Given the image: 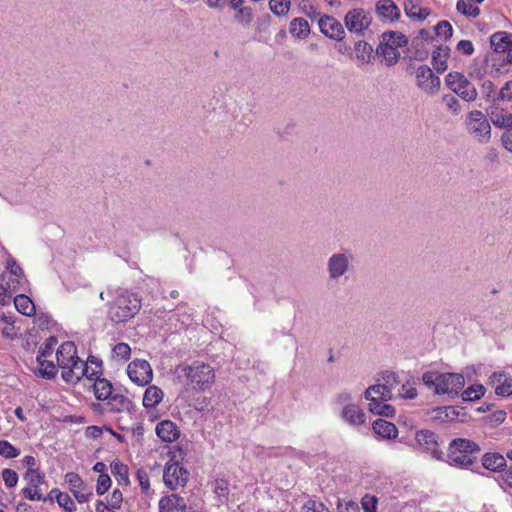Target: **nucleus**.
<instances>
[{"label": "nucleus", "mask_w": 512, "mask_h": 512, "mask_svg": "<svg viewBox=\"0 0 512 512\" xmlns=\"http://www.w3.org/2000/svg\"><path fill=\"white\" fill-rule=\"evenodd\" d=\"M141 306V299L136 293L118 289L114 301L109 306L108 315L112 322L124 323L134 318Z\"/></svg>", "instance_id": "nucleus-1"}, {"label": "nucleus", "mask_w": 512, "mask_h": 512, "mask_svg": "<svg viewBox=\"0 0 512 512\" xmlns=\"http://www.w3.org/2000/svg\"><path fill=\"white\" fill-rule=\"evenodd\" d=\"M177 372L182 373L186 379V385L197 392L205 391L215 380L214 369L201 361H194L190 365H179Z\"/></svg>", "instance_id": "nucleus-2"}, {"label": "nucleus", "mask_w": 512, "mask_h": 512, "mask_svg": "<svg viewBox=\"0 0 512 512\" xmlns=\"http://www.w3.org/2000/svg\"><path fill=\"white\" fill-rule=\"evenodd\" d=\"M93 384L94 395L97 400L105 402L107 410L110 412L129 411L131 401L121 393L114 391L112 383L100 375L95 376Z\"/></svg>", "instance_id": "nucleus-3"}, {"label": "nucleus", "mask_w": 512, "mask_h": 512, "mask_svg": "<svg viewBox=\"0 0 512 512\" xmlns=\"http://www.w3.org/2000/svg\"><path fill=\"white\" fill-rule=\"evenodd\" d=\"M467 134L478 144H487L492 137V129L487 116L481 110L469 111L464 119Z\"/></svg>", "instance_id": "nucleus-4"}, {"label": "nucleus", "mask_w": 512, "mask_h": 512, "mask_svg": "<svg viewBox=\"0 0 512 512\" xmlns=\"http://www.w3.org/2000/svg\"><path fill=\"white\" fill-rule=\"evenodd\" d=\"M406 44L407 39L402 33L396 31L384 32L376 48V54L382 57L387 66H393L400 58L399 48Z\"/></svg>", "instance_id": "nucleus-5"}, {"label": "nucleus", "mask_w": 512, "mask_h": 512, "mask_svg": "<svg viewBox=\"0 0 512 512\" xmlns=\"http://www.w3.org/2000/svg\"><path fill=\"white\" fill-rule=\"evenodd\" d=\"M479 451V446L467 439H455L449 446V463L459 468H469L475 462V452Z\"/></svg>", "instance_id": "nucleus-6"}, {"label": "nucleus", "mask_w": 512, "mask_h": 512, "mask_svg": "<svg viewBox=\"0 0 512 512\" xmlns=\"http://www.w3.org/2000/svg\"><path fill=\"white\" fill-rule=\"evenodd\" d=\"M90 364H96L97 369L90 372L88 363L77 357L67 368L62 369V378L67 383H77L82 377L93 379L94 376L102 374V361L94 356L88 358Z\"/></svg>", "instance_id": "nucleus-7"}, {"label": "nucleus", "mask_w": 512, "mask_h": 512, "mask_svg": "<svg viewBox=\"0 0 512 512\" xmlns=\"http://www.w3.org/2000/svg\"><path fill=\"white\" fill-rule=\"evenodd\" d=\"M353 255L349 251L333 253L327 260L326 269L330 281L338 282L353 269Z\"/></svg>", "instance_id": "nucleus-8"}, {"label": "nucleus", "mask_w": 512, "mask_h": 512, "mask_svg": "<svg viewBox=\"0 0 512 512\" xmlns=\"http://www.w3.org/2000/svg\"><path fill=\"white\" fill-rule=\"evenodd\" d=\"M447 86L463 100L470 102L477 98L475 86L459 72H450L445 77Z\"/></svg>", "instance_id": "nucleus-9"}, {"label": "nucleus", "mask_w": 512, "mask_h": 512, "mask_svg": "<svg viewBox=\"0 0 512 512\" xmlns=\"http://www.w3.org/2000/svg\"><path fill=\"white\" fill-rule=\"evenodd\" d=\"M189 476V471L178 461H170L164 467L163 481L170 490L184 487L189 480Z\"/></svg>", "instance_id": "nucleus-10"}, {"label": "nucleus", "mask_w": 512, "mask_h": 512, "mask_svg": "<svg viewBox=\"0 0 512 512\" xmlns=\"http://www.w3.org/2000/svg\"><path fill=\"white\" fill-rule=\"evenodd\" d=\"M490 44L494 48L497 57L494 62H507L512 64V34L499 31L491 35Z\"/></svg>", "instance_id": "nucleus-11"}, {"label": "nucleus", "mask_w": 512, "mask_h": 512, "mask_svg": "<svg viewBox=\"0 0 512 512\" xmlns=\"http://www.w3.org/2000/svg\"><path fill=\"white\" fill-rule=\"evenodd\" d=\"M372 22L370 13L362 8H355L348 11L344 17V24L347 30L357 35H364Z\"/></svg>", "instance_id": "nucleus-12"}, {"label": "nucleus", "mask_w": 512, "mask_h": 512, "mask_svg": "<svg viewBox=\"0 0 512 512\" xmlns=\"http://www.w3.org/2000/svg\"><path fill=\"white\" fill-rule=\"evenodd\" d=\"M127 374L132 382L139 386H146L153 379V371L148 361L133 360L127 367Z\"/></svg>", "instance_id": "nucleus-13"}, {"label": "nucleus", "mask_w": 512, "mask_h": 512, "mask_svg": "<svg viewBox=\"0 0 512 512\" xmlns=\"http://www.w3.org/2000/svg\"><path fill=\"white\" fill-rule=\"evenodd\" d=\"M465 385L462 374L444 373L439 374L437 379V393L458 395Z\"/></svg>", "instance_id": "nucleus-14"}, {"label": "nucleus", "mask_w": 512, "mask_h": 512, "mask_svg": "<svg viewBox=\"0 0 512 512\" xmlns=\"http://www.w3.org/2000/svg\"><path fill=\"white\" fill-rule=\"evenodd\" d=\"M417 86L426 94L434 95L440 89V79L430 67L422 65L416 70Z\"/></svg>", "instance_id": "nucleus-15"}, {"label": "nucleus", "mask_w": 512, "mask_h": 512, "mask_svg": "<svg viewBox=\"0 0 512 512\" xmlns=\"http://www.w3.org/2000/svg\"><path fill=\"white\" fill-rule=\"evenodd\" d=\"M65 481L69 485L70 491L79 503H86L92 497L93 492L81 477L75 472H68L65 475Z\"/></svg>", "instance_id": "nucleus-16"}, {"label": "nucleus", "mask_w": 512, "mask_h": 512, "mask_svg": "<svg viewBox=\"0 0 512 512\" xmlns=\"http://www.w3.org/2000/svg\"><path fill=\"white\" fill-rule=\"evenodd\" d=\"M321 33L336 41H342L345 38V30L340 21L330 15H322L318 20Z\"/></svg>", "instance_id": "nucleus-17"}, {"label": "nucleus", "mask_w": 512, "mask_h": 512, "mask_svg": "<svg viewBox=\"0 0 512 512\" xmlns=\"http://www.w3.org/2000/svg\"><path fill=\"white\" fill-rule=\"evenodd\" d=\"M158 512H187V503L178 494H167L160 498Z\"/></svg>", "instance_id": "nucleus-18"}, {"label": "nucleus", "mask_w": 512, "mask_h": 512, "mask_svg": "<svg viewBox=\"0 0 512 512\" xmlns=\"http://www.w3.org/2000/svg\"><path fill=\"white\" fill-rule=\"evenodd\" d=\"M415 440L419 447L430 452L434 457L439 453L437 436L434 432L427 429L417 431Z\"/></svg>", "instance_id": "nucleus-19"}, {"label": "nucleus", "mask_w": 512, "mask_h": 512, "mask_svg": "<svg viewBox=\"0 0 512 512\" xmlns=\"http://www.w3.org/2000/svg\"><path fill=\"white\" fill-rule=\"evenodd\" d=\"M157 436L166 443H172L180 437V430L171 420L160 421L155 428Z\"/></svg>", "instance_id": "nucleus-20"}, {"label": "nucleus", "mask_w": 512, "mask_h": 512, "mask_svg": "<svg viewBox=\"0 0 512 512\" xmlns=\"http://www.w3.org/2000/svg\"><path fill=\"white\" fill-rule=\"evenodd\" d=\"M77 349L73 342L62 343L56 352L57 365L59 368H67L77 358Z\"/></svg>", "instance_id": "nucleus-21"}, {"label": "nucleus", "mask_w": 512, "mask_h": 512, "mask_svg": "<svg viewBox=\"0 0 512 512\" xmlns=\"http://www.w3.org/2000/svg\"><path fill=\"white\" fill-rule=\"evenodd\" d=\"M341 417L352 426L362 425L366 418L363 410L356 404L344 406L341 412Z\"/></svg>", "instance_id": "nucleus-22"}, {"label": "nucleus", "mask_w": 512, "mask_h": 512, "mask_svg": "<svg viewBox=\"0 0 512 512\" xmlns=\"http://www.w3.org/2000/svg\"><path fill=\"white\" fill-rule=\"evenodd\" d=\"M376 12L379 17L389 21L397 20L400 10L392 0H379L376 3Z\"/></svg>", "instance_id": "nucleus-23"}, {"label": "nucleus", "mask_w": 512, "mask_h": 512, "mask_svg": "<svg viewBox=\"0 0 512 512\" xmlns=\"http://www.w3.org/2000/svg\"><path fill=\"white\" fill-rule=\"evenodd\" d=\"M372 428L374 433L383 439H394L398 436V429L395 424L384 419L375 420Z\"/></svg>", "instance_id": "nucleus-24"}, {"label": "nucleus", "mask_w": 512, "mask_h": 512, "mask_svg": "<svg viewBox=\"0 0 512 512\" xmlns=\"http://www.w3.org/2000/svg\"><path fill=\"white\" fill-rule=\"evenodd\" d=\"M364 397L369 403L378 402V401H389L393 397V393H390L386 390L380 383L369 386L365 393Z\"/></svg>", "instance_id": "nucleus-25"}, {"label": "nucleus", "mask_w": 512, "mask_h": 512, "mask_svg": "<svg viewBox=\"0 0 512 512\" xmlns=\"http://www.w3.org/2000/svg\"><path fill=\"white\" fill-rule=\"evenodd\" d=\"M214 499L218 505H224L228 503L230 494L229 481L224 478H216L213 482Z\"/></svg>", "instance_id": "nucleus-26"}, {"label": "nucleus", "mask_w": 512, "mask_h": 512, "mask_svg": "<svg viewBox=\"0 0 512 512\" xmlns=\"http://www.w3.org/2000/svg\"><path fill=\"white\" fill-rule=\"evenodd\" d=\"M450 49L448 46H438L432 53V61L435 70L443 73L447 70V60L449 58Z\"/></svg>", "instance_id": "nucleus-27"}, {"label": "nucleus", "mask_w": 512, "mask_h": 512, "mask_svg": "<svg viewBox=\"0 0 512 512\" xmlns=\"http://www.w3.org/2000/svg\"><path fill=\"white\" fill-rule=\"evenodd\" d=\"M164 397V392L157 386H149L143 396V406L145 408H155Z\"/></svg>", "instance_id": "nucleus-28"}, {"label": "nucleus", "mask_w": 512, "mask_h": 512, "mask_svg": "<svg viewBox=\"0 0 512 512\" xmlns=\"http://www.w3.org/2000/svg\"><path fill=\"white\" fill-rule=\"evenodd\" d=\"M289 32L293 37L298 39H306L310 34V26L304 18H294L290 22Z\"/></svg>", "instance_id": "nucleus-29"}, {"label": "nucleus", "mask_w": 512, "mask_h": 512, "mask_svg": "<svg viewBox=\"0 0 512 512\" xmlns=\"http://www.w3.org/2000/svg\"><path fill=\"white\" fill-rule=\"evenodd\" d=\"M404 9L408 17L419 21L426 19L430 14L429 9L419 7L415 0H405Z\"/></svg>", "instance_id": "nucleus-30"}, {"label": "nucleus", "mask_w": 512, "mask_h": 512, "mask_svg": "<svg viewBox=\"0 0 512 512\" xmlns=\"http://www.w3.org/2000/svg\"><path fill=\"white\" fill-rule=\"evenodd\" d=\"M14 305L18 312L25 316H32L35 314V305L32 300L24 295L20 294L14 298Z\"/></svg>", "instance_id": "nucleus-31"}, {"label": "nucleus", "mask_w": 512, "mask_h": 512, "mask_svg": "<svg viewBox=\"0 0 512 512\" xmlns=\"http://www.w3.org/2000/svg\"><path fill=\"white\" fill-rule=\"evenodd\" d=\"M483 466L491 471H497L505 466L506 460L505 458L497 453H487L482 458Z\"/></svg>", "instance_id": "nucleus-32"}, {"label": "nucleus", "mask_w": 512, "mask_h": 512, "mask_svg": "<svg viewBox=\"0 0 512 512\" xmlns=\"http://www.w3.org/2000/svg\"><path fill=\"white\" fill-rule=\"evenodd\" d=\"M491 120L492 123L498 128L507 130L512 129V114L506 112L504 109L494 112L492 114Z\"/></svg>", "instance_id": "nucleus-33"}, {"label": "nucleus", "mask_w": 512, "mask_h": 512, "mask_svg": "<svg viewBox=\"0 0 512 512\" xmlns=\"http://www.w3.org/2000/svg\"><path fill=\"white\" fill-rule=\"evenodd\" d=\"M387 401H378V402H372L368 404V409L373 414L386 416V417H393L395 414V409L392 405L387 404Z\"/></svg>", "instance_id": "nucleus-34"}, {"label": "nucleus", "mask_w": 512, "mask_h": 512, "mask_svg": "<svg viewBox=\"0 0 512 512\" xmlns=\"http://www.w3.org/2000/svg\"><path fill=\"white\" fill-rule=\"evenodd\" d=\"M373 48L365 42L359 41L355 44V54L359 61L362 63H369L372 57Z\"/></svg>", "instance_id": "nucleus-35"}, {"label": "nucleus", "mask_w": 512, "mask_h": 512, "mask_svg": "<svg viewBox=\"0 0 512 512\" xmlns=\"http://www.w3.org/2000/svg\"><path fill=\"white\" fill-rule=\"evenodd\" d=\"M110 467L112 474L120 483L125 485L129 484L128 467L126 465L116 460L111 463Z\"/></svg>", "instance_id": "nucleus-36"}, {"label": "nucleus", "mask_w": 512, "mask_h": 512, "mask_svg": "<svg viewBox=\"0 0 512 512\" xmlns=\"http://www.w3.org/2000/svg\"><path fill=\"white\" fill-rule=\"evenodd\" d=\"M51 494H55V499L59 506L67 512H73L76 510V506L71 497L58 489L51 490Z\"/></svg>", "instance_id": "nucleus-37"}, {"label": "nucleus", "mask_w": 512, "mask_h": 512, "mask_svg": "<svg viewBox=\"0 0 512 512\" xmlns=\"http://www.w3.org/2000/svg\"><path fill=\"white\" fill-rule=\"evenodd\" d=\"M456 9L459 13L467 17L476 18L480 15L479 7L471 4L469 0H458Z\"/></svg>", "instance_id": "nucleus-38"}, {"label": "nucleus", "mask_w": 512, "mask_h": 512, "mask_svg": "<svg viewBox=\"0 0 512 512\" xmlns=\"http://www.w3.org/2000/svg\"><path fill=\"white\" fill-rule=\"evenodd\" d=\"M39 365V375L46 379H52L57 374L56 366L53 361L43 358V360H37Z\"/></svg>", "instance_id": "nucleus-39"}, {"label": "nucleus", "mask_w": 512, "mask_h": 512, "mask_svg": "<svg viewBox=\"0 0 512 512\" xmlns=\"http://www.w3.org/2000/svg\"><path fill=\"white\" fill-rule=\"evenodd\" d=\"M24 479L28 482L27 487L37 488L40 484L44 483L45 475L39 469L27 470L24 474Z\"/></svg>", "instance_id": "nucleus-40"}, {"label": "nucleus", "mask_w": 512, "mask_h": 512, "mask_svg": "<svg viewBox=\"0 0 512 512\" xmlns=\"http://www.w3.org/2000/svg\"><path fill=\"white\" fill-rule=\"evenodd\" d=\"M381 381L380 384L390 393H393V390L400 384L397 374L390 371L382 374Z\"/></svg>", "instance_id": "nucleus-41"}, {"label": "nucleus", "mask_w": 512, "mask_h": 512, "mask_svg": "<svg viewBox=\"0 0 512 512\" xmlns=\"http://www.w3.org/2000/svg\"><path fill=\"white\" fill-rule=\"evenodd\" d=\"M484 393L483 385H472L462 392L461 397L464 401H473L479 399Z\"/></svg>", "instance_id": "nucleus-42"}, {"label": "nucleus", "mask_w": 512, "mask_h": 512, "mask_svg": "<svg viewBox=\"0 0 512 512\" xmlns=\"http://www.w3.org/2000/svg\"><path fill=\"white\" fill-rule=\"evenodd\" d=\"M290 0H270V10L277 16H284L290 9Z\"/></svg>", "instance_id": "nucleus-43"}, {"label": "nucleus", "mask_w": 512, "mask_h": 512, "mask_svg": "<svg viewBox=\"0 0 512 512\" xmlns=\"http://www.w3.org/2000/svg\"><path fill=\"white\" fill-rule=\"evenodd\" d=\"M131 355V348L127 343L120 342L112 349V357L118 360H128Z\"/></svg>", "instance_id": "nucleus-44"}, {"label": "nucleus", "mask_w": 512, "mask_h": 512, "mask_svg": "<svg viewBox=\"0 0 512 512\" xmlns=\"http://www.w3.org/2000/svg\"><path fill=\"white\" fill-rule=\"evenodd\" d=\"M56 344L57 339L55 337L52 336L48 338L46 342L40 346L36 359L43 360V358L51 356Z\"/></svg>", "instance_id": "nucleus-45"}, {"label": "nucleus", "mask_w": 512, "mask_h": 512, "mask_svg": "<svg viewBox=\"0 0 512 512\" xmlns=\"http://www.w3.org/2000/svg\"><path fill=\"white\" fill-rule=\"evenodd\" d=\"M434 29L437 37L443 41L452 37L453 29L448 21H440Z\"/></svg>", "instance_id": "nucleus-46"}, {"label": "nucleus", "mask_w": 512, "mask_h": 512, "mask_svg": "<svg viewBox=\"0 0 512 512\" xmlns=\"http://www.w3.org/2000/svg\"><path fill=\"white\" fill-rule=\"evenodd\" d=\"M0 455L12 459L20 455V450L15 448L9 441L0 440Z\"/></svg>", "instance_id": "nucleus-47"}, {"label": "nucleus", "mask_w": 512, "mask_h": 512, "mask_svg": "<svg viewBox=\"0 0 512 512\" xmlns=\"http://www.w3.org/2000/svg\"><path fill=\"white\" fill-rule=\"evenodd\" d=\"M236 10L235 19L244 26H248L253 19L252 10L249 7L240 6Z\"/></svg>", "instance_id": "nucleus-48"}, {"label": "nucleus", "mask_w": 512, "mask_h": 512, "mask_svg": "<svg viewBox=\"0 0 512 512\" xmlns=\"http://www.w3.org/2000/svg\"><path fill=\"white\" fill-rule=\"evenodd\" d=\"M378 498L374 495L365 494L361 499V507L364 512H377Z\"/></svg>", "instance_id": "nucleus-49"}, {"label": "nucleus", "mask_w": 512, "mask_h": 512, "mask_svg": "<svg viewBox=\"0 0 512 512\" xmlns=\"http://www.w3.org/2000/svg\"><path fill=\"white\" fill-rule=\"evenodd\" d=\"M442 103L453 114H458L461 110L460 102L454 95H451V94L444 95L442 97Z\"/></svg>", "instance_id": "nucleus-50"}, {"label": "nucleus", "mask_w": 512, "mask_h": 512, "mask_svg": "<svg viewBox=\"0 0 512 512\" xmlns=\"http://www.w3.org/2000/svg\"><path fill=\"white\" fill-rule=\"evenodd\" d=\"M360 508L357 502L347 499H339L337 502V512H359Z\"/></svg>", "instance_id": "nucleus-51"}, {"label": "nucleus", "mask_w": 512, "mask_h": 512, "mask_svg": "<svg viewBox=\"0 0 512 512\" xmlns=\"http://www.w3.org/2000/svg\"><path fill=\"white\" fill-rule=\"evenodd\" d=\"M301 512H330V511L322 502H318L315 500H309L302 506Z\"/></svg>", "instance_id": "nucleus-52"}, {"label": "nucleus", "mask_w": 512, "mask_h": 512, "mask_svg": "<svg viewBox=\"0 0 512 512\" xmlns=\"http://www.w3.org/2000/svg\"><path fill=\"white\" fill-rule=\"evenodd\" d=\"M22 493L23 495L25 496V498H27L28 500H39V501H43V502H46L48 501V498L43 496L42 493L39 492V488H34V487H25L23 490H22Z\"/></svg>", "instance_id": "nucleus-53"}, {"label": "nucleus", "mask_w": 512, "mask_h": 512, "mask_svg": "<svg viewBox=\"0 0 512 512\" xmlns=\"http://www.w3.org/2000/svg\"><path fill=\"white\" fill-rule=\"evenodd\" d=\"M136 477L142 492L147 494L150 491V480L147 471L144 469H138Z\"/></svg>", "instance_id": "nucleus-54"}, {"label": "nucleus", "mask_w": 512, "mask_h": 512, "mask_svg": "<svg viewBox=\"0 0 512 512\" xmlns=\"http://www.w3.org/2000/svg\"><path fill=\"white\" fill-rule=\"evenodd\" d=\"M2 478L5 482V485L9 488L15 487L18 483V475L17 473L9 468H5L2 471Z\"/></svg>", "instance_id": "nucleus-55"}, {"label": "nucleus", "mask_w": 512, "mask_h": 512, "mask_svg": "<svg viewBox=\"0 0 512 512\" xmlns=\"http://www.w3.org/2000/svg\"><path fill=\"white\" fill-rule=\"evenodd\" d=\"M495 393L502 397L510 396L512 394V379L507 377L503 383L497 384Z\"/></svg>", "instance_id": "nucleus-56"}, {"label": "nucleus", "mask_w": 512, "mask_h": 512, "mask_svg": "<svg viewBox=\"0 0 512 512\" xmlns=\"http://www.w3.org/2000/svg\"><path fill=\"white\" fill-rule=\"evenodd\" d=\"M111 486V479L108 474H100L97 480L96 492L103 495Z\"/></svg>", "instance_id": "nucleus-57"}, {"label": "nucleus", "mask_w": 512, "mask_h": 512, "mask_svg": "<svg viewBox=\"0 0 512 512\" xmlns=\"http://www.w3.org/2000/svg\"><path fill=\"white\" fill-rule=\"evenodd\" d=\"M398 396L403 399H413L417 396V390L413 386L407 384H402L399 389Z\"/></svg>", "instance_id": "nucleus-58"}, {"label": "nucleus", "mask_w": 512, "mask_h": 512, "mask_svg": "<svg viewBox=\"0 0 512 512\" xmlns=\"http://www.w3.org/2000/svg\"><path fill=\"white\" fill-rule=\"evenodd\" d=\"M497 99L502 101L512 100V81H508L505 83V85L501 88L500 92L498 93Z\"/></svg>", "instance_id": "nucleus-59"}, {"label": "nucleus", "mask_w": 512, "mask_h": 512, "mask_svg": "<svg viewBox=\"0 0 512 512\" xmlns=\"http://www.w3.org/2000/svg\"><path fill=\"white\" fill-rule=\"evenodd\" d=\"M300 8L303 10V12L310 18H316L319 13L316 11V9L311 5L307 0H302L299 3Z\"/></svg>", "instance_id": "nucleus-60"}, {"label": "nucleus", "mask_w": 512, "mask_h": 512, "mask_svg": "<svg viewBox=\"0 0 512 512\" xmlns=\"http://www.w3.org/2000/svg\"><path fill=\"white\" fill-rule=\"evenodd\" d=\"M457 49L465 55H471L474 52V46L469 40H461L457 44Z\"/></svg>", "instance_id": "nucleus-61"}, {"label": "nucleus", "mask_w": 512, "mask_h": 512, "mask_svg": "<svg viewBox=\"0 0 512 512\" xmlns=\"http://www.w3.org/2000/svg\"><path fill=\"white\" fill-rule=\"evenodd\" d=\"M482 92L487 98H492L496 95V87L490 80H486L482 84Z\"/></svg>", "instance_id": "nucleus-62"}, {"label": "nucleus", "mask_w": 512, "mask_h": 512, "mask_svg": "<svg viewBox=\"0 0 512 512\" xmlns=\"http://www.w3.org/2000/svg\"><path fill=\"white\" fill-rule=\"evenodd\" d=\"M423 382L428 386V387H432L434 386L435 387V391L437 392V379H438V375H436L435 373H432V372H426L423 374Z\"/></svg>", "instance_id": "nucleus-63"}, {"label": "nucleus", "mask_w": 512, "mask_h": 512, "mask_svg": "<svg viewBox=\"0 0 512 512\" xmlns=\"http://www.w3.org/2000/svg\"><path fill=\"white\" fill-rule=\"evenodd\" d=\"M501 142L506 150L512 152V129L507 130L502 134Z\"/></svg>", "instance_id": "nucleus-64"}]
</instances>
